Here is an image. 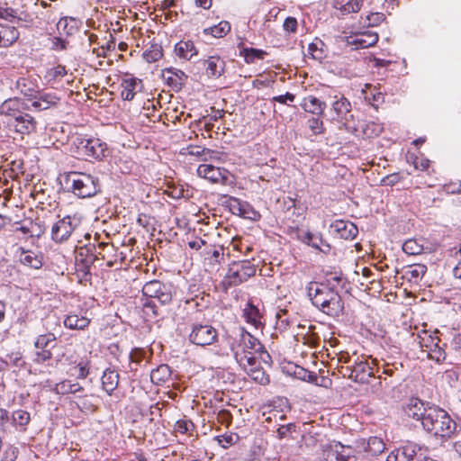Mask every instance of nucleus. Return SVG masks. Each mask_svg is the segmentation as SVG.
Returning <instances> with one entry per match:
<instances>
[{
	"instance_id": "nucleus-3",
	"label": "nucleus",
	"mask_w": 461,
	"mask_h": 461,
	"mask_svg": "<svg viewBox=\"0 0 461 461\" xmlns=\"http://www.w3.org/2000/svg\"><path fill=\"white\" fill-rule=\"evenodd\" d=\"M256 271L257 266L249 259L233 262L230 266L222 284L225 287L238 285L253 276Z\"/></svg>"
},
{
	"instance_id": "nucleus-62",
	"label": "nucleus",
	"mask_w": 461,
	"mask_h": 461,
	"mask_svg": "<svg viewBox=\"0 0 461 461\" xmlns=\"http://www.w3.org/2000/svg\"><path fill=\"white\" fill-rule=\"evenodd\" d=\"M77 367H78V374H77V378H80V379H84L87 376V375L89 374V368H88V363L86 362H80L78 365H77Z\"/></svg>"
},
{
	"instance_id": "nucleus-26",
	"label": "nucleus",
	"mask_w": 461,
	"mask_h": 461,
	"mask_svg": "<svg viewBox=\"0 0 461 461\" xmlns=\"http://www.w3.org/2000/svg\"><path fill=\"white\" fill-rule=\"evenodd\" d=\"M140 83H141V81L137 78H133V77L124 78L121 84L122 98L123 100H127V101L132 100L136 94V88L139 85H140Z\"/></svg>"
},
{
	"instance_id": "nucleus-10",
	"label": "nucleus",
	"mask_w": 461,
	"mask_h": 461,
	"mask_svg": "<svg viewBox=\"0 0 461 461\" xmlns=\"http://www.w3.org/2000/svg\"><path fill=\"white\" fill-rule=\"evenodd\" d=\"M307 296L312 305L319 306L320 303L336 291L335 286H328L324 283L310 282L306 286Z\"/></svg>"
},
{
	"instance_id": "nucleus-55",
	"label": "nucleus",
	"mask_w": 461,
	"mask_h": 461,
	"mask_svg": "<svg viewBox=\"0 0 461 461\" xmlns=\"http://www.w3.org/2000/svg\"><path fill=\"white\" fill-rule=\"evenodd\" d=\"M240 212L243 217L249 219H256L258 216V213L249 203L240 204Z\"/></svg>"
},
{
	"instance_id": "nucleus-27",
	"label": "nucleus",
	"mask_w": 461,
	"mask_h": 461,
	"mask_svg": "<svg viewBox=\"0 0 461 461\" xmlns=\"http://www.w3.org/2000/svg\"><path fill=\"white\" fill-rule=\"evenodd\" d=\"M427 272V267L422 264H415L405 268L403 277L409 282L418 284Z\"/></svg>"
},
{
	"instance_id": "nucleus-57",
	"label": "nucleus",
	"mask_w": 461,
	"mask_h": 461,
	"mask_svg": "<svg viewBox=\"0 0 461 461\" xmlns=\"http://www.w3.org/2000/svg\"><path fill=\"white\" fill-rule=\"evenodd\" d=\"M18 455V448L9 446L3 453L2 461H15Z\"/></svg>"
},
{
	"instance_id": "nucleus-24",
	"label": "nucleus",
	"mask_w": 461,
	"mask_h": 461,
	"mask_svg": "<svg viewBox=\"0 0 461 461\" xmlns=\"http://www.w3.org/2000/svg\"><path fill=\"white\" fill-rule=\"evenodd\" d=\"M175 52L180 58L185 60H190L194 56L198 54V51L191 41H180L175 46Z\"/></svg>"
},
{
	"instance_id": "nucleus-54",
	"label": "nucleus",
	"mask_w": 461,
	"mask_h": 461,
	"mask_svg": "<svg viewBox=\"0 0 461 461\" xmlns=\"http://www.w3.org/2000/svg\"><path fill=\"white\" fill-rule=\"evenodd\" d=\"M188 149H189L188 153L190 155L196 156V157H204V159H206L207 155H211V154L214 153V151L210 150V149H205L201 146H191Z\"/></svg>"
},
{
	"instance_id": "nucleus-11",
	"label": "nucleus",
	"mask_w": 461,
	"mask_h": 461,
	"mask_svg": "<svg viewBox=\"0 0 461 461\" xmlns=\"http://www.w3.org/2000/svg\"><path fill=\"white\" fill-rule=\"evenodd\" d=\"M76 227L75 220L66 216L52 226L51 238L56 242H64L70 237Z\"/></svg>"
},
{
	"instance_id": "nucleus-12",
	"label": "nucleus",
	"mask_w": 461,
	"mask_h": 461,
	"mask_svg": "<svg viewBox=\"0 0 461 461\" xmlns=\"http://www.w3.org/2000/svg\"><path fill=\"white\" fill-rule=\"evenodd\" d=\"M316 308L330 317H339L343 314L344 303L338 291L330 295L327 299L321 301Z\"/></svg>"
},
{
	"instance_id": "nucleus-13",
	"label": "nucleus",
	"mask_w": 461,
	"mask_h": 461,
	"mask_svg": "<svg viewBox=\"0 0 461 461\" xmlns=\"http://www.w3.org/2000/svg\"><path fill=\"white\" fill-rule=\"evenodd\" d=\"M198 65L209 78H218L225 70V61L219 56H209L200 59Z\"/></svg>"
},
{
	"instance_id": "nucleus-30",
	"label": "nucleus",
	"mask_w": 461,
	"mask_h": 461,
	"mask_svg": "<svg viewBox=\"0 0 461 461\" xmlns=\"http://www.w3.org/2000/svg\"><path fill=\"white\" fill-rule=\"evenodd\" d=\"M37 122L30 114H24L23 120L20 123H13L15 131L21 134H30L36 131Z\"/></svg>"
},
{
	"instance_id": "nucleus-59",
	"label": "nucleus",
	"mask_w": 461,
	"mask_h": 461,
	"mask_svg": "<svg viewBox=\"0 0 461 461\" xmlns=\"http://www.w3.org/2000/svg\"><path fill=\"white\" fill-rule=\"evenodd\" d=\"M16 12L13 8L10 7H3L0 5V18L6 20V21H12L13 19L16 18L15 15Z\"/></svg>"
},
{
	"instance_id": "nucleus-28",
	"label": "nucleus",
	"mask_w": 461,
	"mask_h": 461,
	"mask_svg": "<svg viewBox=\"0 0 461 461\" xmlns=\"http://www.w3.org/2000/svg\"><path fill=\"white\" fill-rule=\"evenodd\" d=\"M335 97L337 100L332 104V110L337 115V119L347 120V117L351 111L350 102L343 95L339 98L338 96Z\"/></svg>"
},
{
	"instance_id": "nucleus-19",
	"label": "nucleus",
	"mask_w": 461,
	"mask_h": 461,
	"mask_svg": "<svg viewBox=\"0 0 461 461\" xmlns=\"http://www.w3.org/2000/svg\"><path fill=\"white\" fill-rule=\"evenodd\" d=\"M226 170H221L220 167H216L209 164H202L197 168V174L199 176L208 179L212 183H219L226 178Z\"/></svg>"
},
{
	"instance_id": "nucleus-46",
	"label": "nucleus",
	"mask_w": 461,
	"mask_h": 461,
	"mask_svg": "<svg viewBox=\"0 0 461 461\" xmlns=\"http://www.w3.org/2000/svg\"><path fill=\"white\" fill-rule=\"evenodd\" d=\"M259 446L254 442L249 449L242 453L243 461H258Z\"/></svg>"
},
{
	"instance_id": "nucleus-64",
	"label": "nucleus",
	"mask_w": 461,
	"mask_h": 461,
	"mask_svg": "<svg viewBox=\"0 0 461 461\" xmlns=\"http://www.w3.org/2000/svg\"><path fill=\"white\" fill-rule=\"evenodd\" d=\"M399 180V176L397 174H392L384 176L382 179V184L384 185H393Z\"/></svg>"
},
{
	"instance_id": "nucleus-15",
	"label": "nucleus",
	"mask_w": 461,
	"mask_h": 461,
	"mask_svg": "<svg viewBox=\"0 0 461 461\" xmlns=\"http://www.w3.org/2000/svg\"><path fill=\"white\" fill-rule=\"evenodd\" d=\"M258 353L259 350H244V356L240 359L244 370L255 381H258L259 373Z\"/></svg>"
},
{
	"instance_id": "nucleus-45",
	"label": "nucleus",
	"mask_w": 461,
	"mask_h": 461,
	"mask_svg": "<svg viewBox=\"0 0 461 461\" xmlns=\"http://www.w3.org/2000/svg\"><path fill=\"white\" fill-rule=\"evenodd\" d=\"M323 46L324 43L321 41L312 42L308 46V51L314 59L321 60L324 58Z\"/></svg>"
},
{
	"instance_id": "nucleus-31",
	"label": "nucleus",
	"mask_w": 461,
	"mask_h": 461,
	"mask_svg": "<svg viewBox=\"0 0 461 461\" xmlns=\"http://www.w3.org/2000/svg\"><path fill=\"white\" fill-rule=\"evenodd\" d=\"M396 450L402 461H412L418 451L420 450V447L413 442H407Z\"/></svg>"
},
{
	"instance_id": "nucleus-37",
	"label": "nucleus",
	"mask_w": 461,
	"mask_h": 461,
	"mask_svg": "<svg viewBox=\"0 0 461 461\" xmlns=\"http://www.w3.org/2000/svg\"><path fill=\"white\" fill-rule=\"evenodd\" d=\"M423 244L420 243L415 239L407 240L402 244V250L404 253L411 256L420 255L423 252Z\"/></svg>"
},
{
	"instance_id": "nucleus-60",
	"label": "nucleus",
	"mask_w": 461,
	"mask_h": 461,
	"mask_svg": "<svg viewBox=\"0 0 461 461\" xmlns=\"http://www.w3.org/2000/svg\"><path fill=\"white\" fill-rule=\"evenodd\" d=\"M297 27V20L294 17H287L284 22V29L288 32H295Z\"/></svg>"
},
{
	"instance_id": "nucleus-61",
	"label": "nucleus",
	"mask_w": 461,
	"mask_h": 461,
	"mask_svg": "<svg viewBox=\"0 0 461 461\" xmlns=\"http://www.w3.org/2000/svg\"><path fill=\"white\" fill-rule=\"evenodd\" d=\"M380 131V126L375 123L366 124V128L363 129L364 134L367 137H371L372 135H378Z\"/></svg>"
},
{
	"instance_id": "nucleus-42",
	"label": "nucleus",
	"mask_w": 461,
	"mask_h": 461,
	"mask_svg": "<svg viewBox=\"0 0 461 461\" xmlns=\"http://www.w3.org/2000/svg\"><path fill=\"white\" fill-rule=\"evenodd\" d=\"M13 422L14 425L25 427L31 420L30 413L23 410H17L13 413Z\"/></svg>"
},
{
	"instance_id": "nucleus-52",
	"label": "nucleus",
	"mask_w": 461,
	"mask_h": 461,
	"mask_svg": "<svg viewBox=\"0 0 461 461\" xmlns=\"http://www.w3.org/2000/svg\"><path fill=\"white\" fill-rule=\"evenodd\" d=\"M219 444L223 447L227 448L230 446L235 444L239 438V437L234 435H221L216 438Z\"/></svg>"
},
{
	"instance_id": "nucleus-4",
	"label": "nucleus",
	"mask_w": 461,
	"mask_h": 461,
	"mask_svg": "<svg viewBox=\"0 0 461 461\" xmlns=\"http://www.w3.org/2000/svg\"><path fill=\"white\" fill-rule=\"evenodd\" d=\"M354 452L351 447L334 441L323 448L321 461H356Z\"/></svg>"
},
{
	"instance_id": "nucleus-25",
	"label": "nucleus",
	"mask_w": 461,
	"mask_h": 461,
	"mask_svg": "<svg viewBox=\"0 0 461 461\" xmlns=\"http://www.w3.org/2000/svg\"><path fill=\"white\" fill-rule=\"evenodd\" d=\"M102 385L104 390L108 393L112 394V393L117 388L119 383V374L107 368L101 378Z\"/></svg>"
},
{
	"instance_id": "nucleus-2",
	"label": "nucleus",
	"mask_w": 461,
	"mask_h": 461,
	"mask_svg": "<svg viewBox=\"0 0 461 461\" xmlns=\"http://www.w3.org/2000/svg\"><path fill=\"white\" fill-rule=\"evenodd\" d=\"M65 183L67 187L79 198H87L101 192V185L98 177L86 173L71 172Z\"/></svg>"
},
{
	"instance_id": "nucleus-47",
	"label": "nucleus",
	"mask_w": 461,
	"mask_h": 461,
	"mask_svg": "<svg viewBox=\"0 0 461 461\" xmlns=\"http://www.w3.org/2000/svg\"><path fill=\"white\" fill-rule=\"evenodd\" d=\"M77 407L85 413H93L96 410L95 404L88 397H83L78 402Z\"/></svg>"
},
{
	"instance_id": "nucleus-38",
	"label": "nucleus",
	"mask_w": 461,
	"mask_h": 461,
	"mask_svg": "<svg viewBox=\"0 0 461 461\" xmlns=\"http://www.w3.org/2000/svg\"><path fill=\"white\" fill-rule=\"evenodd\" d=\"M58 393H77L83 392L84 388L78 383H71L70 381H63L57 384Z\"/></svg>"
},
{
	"instance_id": "nucleus-39",
	"label": "nucleus",
	"mask_w": 461,
	"mask_h": 461,
	"mask_svg": "<svg viewBox=\"0 0 461 461\" xmlns=\"http://www.w3.org/2000/svg\"><path fill=\"white\" fill-rule=\"evenodd\" d=\"M243 153L246 158V163L249 167H258L259 165V147L258 144L254 145L253 149H251L250 147L244 149Z\"/></svg>"
},
{
	"instance_id": "nucleus-21",
	"label": "nucleus",
	"mask_w": 461,
	"mask_h": 461,
	"mask_svg": "<svg viewBox=\"0 0 461 461\" xmlns=\"http://www.w3.org/2000/svg\"><path fill=\"white\" fill-rule=\"evenodd\" d=\"M164 77L167 84L176 89H180L187 79L185 73L176 68H167L163 69Z\"/></svg>"
},
{
	"instance_id": "nucleus-41",
	"label": "nucleus",
	"mask_w": 461,
	"mask_h": 461,
	"mask_svg": "<svg viewBox=\"0 0 461 461\" xmlns=\"http://www.w3.org/2000/svg\"><path fill=\"white\" fill-rule=\"evenodd\" d=\"M244 317L246 318L248 322H250L254 325L255 329H258V316H259V311L257 308V306L249 303L248 307L244 309L243 312Z\"/></svg>"
},
{
	"instance_id": "nucleus-53",
	"label": "nucleus",
	"mask_w": 461,
	"mask_h": 461,
	"mask_svg": "<svg viewBox=\"0 0 461 461\" xmlns=\"http://www.w3.org/2000/svg\"><path fill=\"white\" fill-rule=\"evenodd\" d=\"M67 69L65 66L58 65L57 67L50 69L47 72V76L50 79H57L59 77H63L65 75H67Z\"/></svg>"
},
{
	"instance_id": "nucleus-18",
	"label": "nucleus",
	"mask_w": 461,
	"mask_h": 461,
	"mask_svg": "<svg viewBox=\"0 0 461 461\" xmlns=\"http://www.w3.org/2000/svg\"><path fill=\"white\" fill-rule=\"evenodd\" d=\"M261 363H264L267 367L261 366V385L269 384L273 378L276 377L277 368L272 366V357L269 353L261 346Z\"/></svg>"
},
{
	"instance_id": "nucleus-51",
	"label": "nucleus",
	"mask_w": 461,
	"mask_h": 461,
	"mask_svg": "<svg viewBox=\"0 0 461 461\" xmlns=\"http://www.w3.org/2000/svg\"><path fill=\"white\" fill-rule=\"evenodd\" d=\"M194 428V423L190 420H179L175 424V430L181 434H185Z\"/></svg>"
},
{
	"instance_id": "nucleus-22",
	"label": "nucleus",
	"mask_w": 461,
	"mask_h": 461,
	"mask_svg": "<svg viewBox=\"0 0 461 461\" xmlns=\"http://www.w3.org/2000/svg\"><path fill=\"white\" fill-rule=\"evenodd\" d=\"M300 105L305 112L314 115H322L327 106L325 102L313 95L305 96Z\"/></svg>"
},
{
	"instance_id": "nucleus-17",
	"label": "nucleus",
	"mask_w": 461,
	"mask_h": 461,
	"mask_svg": "<svg viewBox=\"0 0 461 461\" xmlns=\"http://www.w3.org/2000/svg\"><path fill=\"white\" fill-rule=\"evenodd\" d=\"M429 339L431 341V345L425 343V338H422L421 341L420 342V347L422 348H425L423 351H426L428 353L429 357L435 360L438 363L444 361L446 358V353L444 349L438 345L439 339H434L431 336H429Z\"/></svg>"
},
{
	"instance_id": "nucleus-34",
	"label": "nucleus",
	"mask_w": 461,
	"mask_h": 461,
	"mask_svg": "<svg viewBox=\"0 0 461 461\" xmlns=\"http://www.w3.org/2000/svg\"><path fill=\"white\" fill-rule=\"evenodd\" d=\"M20 261L24 265L34 269H39L42 266L41 258L32 251L23 252Z\"/></svg>"
},
{
	"instance_id": "nucleus-48",
	"label": "nucleus",
	"mask_w": 461,
	"mask_h": 461,
	"mask_svg": "<svg viewBox=\"0 0 461 461\" xmlns=\"http://www.w3.org/2000/svg\"><path fill=\"white\" fill-rule=\"evenodd\" d=\"M363 4V0H348L344 3L342 14H348L351 13H357L360 10Z\"/></svg>"
},
{
	"instance_id": "nucleus-43",
	"label": "nucleus",
	"mask_w": 461,
	"mask_h": 461,
	"mask_svg": "<svg viewBox=\"0 0 461 461\" xmlns=\"http://www.w3.org/2000/svg\"><path fill=\"white\" fill-rule=\"evenodd\" d=\"M162 48L158 45H152L151 48L143 53V58L147 62H155L162 57Z\"/></svg>"
},
{
	"instance_id": "nucleus-8",
	"label": "nucleus",
	"mask_w": 461,
	"mask_h": 461,
	"mask_svg": "<svg viewBox=\"0 0 461 461\" xmlns=\"http://www.w3.org/2000/svg\"><path fill=\"white\" fill-rule=\"evenodd\" d=\"M218 337L217 330L208 324H194L189 335V340L197 346L213 344Z\"/></svg>"
},
{
	"instance_id": "nucleus-58",
	"label": "nucleus",
	"mask_w": 461,
	"mask_h": 461,
	"mask_svg": "<svg viewBox=\"0 0 461 461\" xmlns=\"http://www.w3.org/2000/svg\"><path fill=\"white\" fill-rule=\"evenodd\" d=\"M366 19L368 26H377L385 19V15L383 13H372L367 15Z\"/></svg>"
},
{
	"instance_id": "nucleus-36",
	"label": "nucleus",
	"mask_w": 461,
	"mask_h": 461,
	"mask_svg": "<svg viewBox=\"0 0 461 461\" xmlns=\"http://www.w3.org/2000/svg\"><path fill=\"white\" fill-rule=\"evenodd\" d=\"M385 449V444L382 438L377 437H371L367 441L366 451L370 453L372 456H377L384 452Z\"/></svg>"
},
{
	"instance_id": "nucleus-32",
	"label": "nucleus",
	"mask_w": 461,
	"mask_h": 461,
	"mask_svg": "<svg viewBox=\"0 0 461 461\" xmlns=\"http://www.w3.org/2000/svg\"><path fill=\"white\" fill-rule=\"evenodd\" d=\"M90 323V320L86 317H79L78 315H68L64 320L65 327L70 330H84Z\"/></svg>"
},
{
	"instance_id": "nucleus-5",
	"label": "nucleus",
	"mask_w": 461,
	"mask_h": 461,
	"mask_svg": "<svg viewBox=\"0 0 461 461\" xmlns=\"http://www.w3.org/2000/svg\"><path fill=\"white\" fill-rule=\"evenodd\" d=\"M142 294L146 298L158 300L162 305L168 304L172 301L170 286L158 280L147 282L142 287Z\"/></svg>"
},
{
	"instance_id": "nucleus-35",
	"label": "nucleus",
	"mask_w": 461,
	"mask_h": 461,
	"mask_svg": "<svg viewBox=\"0 0 461 461\" xmlns=\"http://www.w3.org/2000/svg\"><path fill=\"white\" fill-rule=\"evenodd\" d=\"M230 31V24L227 21L221 22L218 25L203 30L204 34H212L214 38H221Z\"/></svg>"
},
{
	"instance_id": "nucleus-33",
	"label": "nucleus",
	"mask_w": 461,
	"mask_h": 461,
	"mask_svg": "<svg viewBox=\"0 0 461 461\" xmlns=\"http://www.w3.org/2000/svg\"><path fill=\"white\" fill-rule=\"evenodd\" d=\"M171 375L170 367L167 365H160L150 373L152 383L159 384L166 382Z\"/></svg>"
},
{
	"instance_id": "nucleus-50",
	"label": "nucleus",
	"mask_w": 461,
	"mask_h": 461,
	"mask_svg": "<svg viewBox=\"0 0 461 461\" xmlns=\"http://www.w3.org/2000/svg\"><path fill=\"white\" fill-rule=\"evenodd\" d=\"M327 284H325L328 286H335L333 283H336L338 285H340L342 288L345 287V284L347 283V279L341 275L335 274H330L327 276L326 278Z\"/></svg>"
},
{
	"instance_id": "nucleus-9",
	"label": "nucleus",
	"mask_w": 461,
	"mask_h": 461,
	"mask_svg": "<svg viewBox=\"0 0 461 461\" xmlns=\"http://www.w3.org/2000/svg\"><path fill=\"white\" fill-rule=\"evenodd\" d=\"M374 363L375 360L368 362L367 358L364 356L357 357L350 371L349 378L356 383H368L369 379L374 376V367L371 366Z\"/></svg>"
},
{
	"instance_id": "nucleus-56",
	"label": "nucleus",
	"mask_w": 461,
	"mask_h": 461,
	"mask_svg": "<svg viewBox=\"0 0 461 461\" xmlns=\"http://www.w3.org/2000/svg\"><path fill=\"white\" fill-rule=\"evenodd\" d=\"M146 357V351L142 348H133L130 354L131 362L140 364Z\"/></svg>"
},
{
	"instance_id": "nucleus-16",
	"label": "nucleus",
	"mask_w": 461,
	"mask_h": 461,
	"mask_svg": "<svg viewBox=\"0 0 461 461\" xmlns=\"http://www.w3.org/2000/svg\"><path fill=\"white\" fill-rule=\"evenodd\" d=\"M332 232L339 235V238L344 240H352L357 234V228L351 221H345L342 220H337L330 225Z\"/></svg>"
},
{
	"instance_id": "nucleus-1",
	"label": "nucleus",
	"mask_w": 461,
	"mask_h": 461,
	"mask_svg": "<svg viewBox=\"0 0 461 461\" xmlns=\"http://www.w3.org/2000/svg\"><path fill=\"white\" fill-rule=\"evenodd\" d=\"M456 422L443 409L432 405L422 422L423 429L435 437L449 438L456 430Z\"/></svg>"
},
{
	"instance_id": "nucleus-20",
	"label": "nucleus",
	"mask_w": 461,
	"mask_h": 461,
	"mask_svg": "<svg viewBox=\"0 0 461 461\" xmlns=\"http://www.w3.org/2000/svg\"><path fill=\"white\" fill-rule=\"evenodd\" d=\"M429 403H424L419 399H411L407 405L406 413L410 418L420 420L421 423L427 416L429 408L431 407Z\"/></svg>"
},
{
	"instance_id": "nucleus-63",
	"label": "nucleus",
	"mask_w": 461,
	"mask_h": 461,
	"mask_svg": "<svg viewBox=\"0 0 461 461\" xmlns=\"http://www.w3.org/2000/svg\"><path fill=\"white\" fill-rule=\"evenodd\" d=\"M294 99H295V95L291 93H288V92L285 95L273 97L274 101H277L281 104H286L288 101L294 102Z\"/></svg>"
},
{
	"instance_id": "nucleus-44",
	"label": "nucleus",
	"mask_w": 461,
	"mask_h": 461,
	"mask_svg": "<svg viewBox=\"0 0 461 461\" xmlns=\"http://www.w3.org/2000/svg\"><path fill=\"white\" fill-rule=\"evenodd\" d=\"M242 341L244 344V350H258V348H256V346L259 344V339L254 335H252L250 332L245 331L242 334Z\"/></svg>"
},
{
	"instance_id": "nucleus-23",
	"label": "nucleus",
	"mask_w": 461,
	"mask_h": 461,
	"mask_svg": "<svg viewBox=\"0 0 461 461\" xmlns=\"http://www.w3.org/2000/svg\"><path fill=\"white\" fill-rule=\"evenodd\" d=\"M59 101L54 93H43L39 94L38 96H34V100L32 103V106L37 110H47L51 106L57 105Z\"/></svg>"
},
{
	"instance_id": "nucleus-14",
	"label": "nucleus",
	"mask_w": 461,
	"mask_h": 461,
	"mask_svg": "<svg viewBox=\"0 0 461 461\" xmlns=\"http://www.w3.org/2000/svg\"><path fill=\"white\" fill-rule=\"evenodd\" d=\"M378 41V34L370 31L360 32L355 36L341 37L348 46H355V49H366L374 46Z\"/></svg>"
},
{
	"instance_id": "nucleus-7",
	"label": "nucleus",
	"mask_w": 461,
	"mask_h": 461,
	"mask_svg": "<svg viewBox=\"0 0 461 461\" xmlns=\"http://www.w3.org/2000/svg\"><path fill=\"white\" fill-rule=\"evenodd\" d=\"M55 342L56 336L51 332L39 335L34 342V346L38 350L35 352L33 361L37 364H41L51 359V349L55 348Z\"/></svg>"
},
{
	"instance_id": "nucleus-40",
	"label": "nucleus",
	"mask_w": 461,
	"mask_h": 461,
	"mask_svg": "<svg viewBox=\"0 0 461 461\" xmlns=\"http://www.w3.org/2000/svg\"><path fill=\"white\" fill-rule=\"evenodd\" d=\"M143 312L149 320L155 319L160 315L158 308L154 300L145 298L142 303Z\"/></svg>"
},
{
	"instance_id": "nucleus-29",
	"label": "nucleus",
	"mask_w": 461,
	"mask_h": 461,
	"mask_svg": "<svg viewBox=\"0 0 461 461\" xmlns=\"http://www.w3.org/2000/svg\"><path fill=\"white\" fill-rule=\"evenodd\" d=\"M21 109H25V104L21 102L20 100L14 98V99H8L5 100L1 105H0V113L2 115H5L8 118H11L13 115H15L18 111Z\"/></svg>"
},
{
	"instance_id": "nucleus-6",
	"label": "nucleus",
	"mask_w": 461,
	"mask_h": 461,
	"mask_svg": "<svg viewBox=\"0 0 461 461\" xmlns=\"http://www.w3.org/2000/svg\"><path fill=\"white\" fill-rule=\"evenodd\" d=\"M79 155L101 159L105 157L106 144L99 139H86L78 137L75 140Z\"/></svg>"
},
{
	"instance_id": "nucleus-49",
	"label": "nucleus",
	"mask_w": 461,
	"mask_h": 461,
	"mask_svg": "<svg viewBox=\"0 0 461 461\" xmlns=\"http://www.w3.org/2000/svg\"><path fill=\"white\" fill-rule=\"evenodd\" d=\"M308 127L313 134H321L324 131L323 122L316 117H312L307 121Z\"/></svg>"
}]
</instances>
